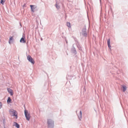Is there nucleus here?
Listing matches in <instances>:
<instances>
[{
	"label": "nucleus",
	"mask_w": 128,
	"mask_h": 128,
	"mask_svg": "<svg viewBox=\"0 0 128 128\" xmlns=\"http://www.w3.org/2000/svg\"><path fill=\"white\" fill-rule=\"evenodd\" d=\"M47 123L48 126L49 128H53L54 127V121L51 119H48Z\"/></svg>",
	"instance_id": "nucleus-1"
},
{
	"label": "nucleus",
	"mask_w": 128,
	"mask_h": 128,
	"mask_svg": "<svg viewBox=\"0 0 128 128\" xmlns=\"http://www.w3.org/2000/svg\"><path fill=\"white\" fill-rule=\"evenodd\" d=\"M10 114V115L12 114V116H15L16 119L18 118L17 113L16 111L14 110L11 109L9 111Z\"/></svg>",
	"instance_id": "nucleus-2"
},
{
	"label": "nucleus",
	"mask_w": 128,
	"mask_h": 128,
	"mask_svg": "<svg viewBox=\"0 0 128 128\" xmlns=\"http://www.w3.org/2000/svg\"><path fill=\"white\" fill-rule=\"evenodd\" d=\"M25 110L24 111V114L26 120L29 121L30 118V114L28 112V110H26L25 109V107H24Z\"/></svg>",
	"instance_id": "nucleus-3"
},
{
	"label": "nucleus",
	"mask_w": 128,
	"mask_h": 128,
	"mask_svg": "<svg viewBox=\"0 0 128 128\" xmlns=\"http://www.w3.org/2000/svg\"><path fill=\"white\" fill-rule=\"evenodd\" d=\"M27 58L28 61L30 62L32 64H34L35 61L34 59L32 58L31 56L30 55H28L27 56Z\"/></svg>",
	"instance_id": "nucleus-4"
},
{
	"label": "nucleus",
	"mask_w": 128,
	"mask_h": 128,
	"mask_svg": "<svg viewBox=\"0 0 128 128\" xmlns=\"http://www.w3.org/2000/svg\"><path fill=\"white\" fill-rule=\"evenodd\" d=\"M8 92L10 94L11 96H12L13 94V93L12 90L10 88H7Z\"/></svg>",
	"instance_id": "nucleus-5"
},
{
	"label": "nucleus",
	"mask_w": 128,
	"mask_h": 128,
	"mask_svg": "<svg viewBox=\"0 0 128 128\" xmlns=\"http://www.w3.org/2000/svg\"><path fill=\"white\" fill-rule=\"evenodd\" d=\"M25 38V37H24L23 36V37L21 38L20 40V42L23 43H25L26 42V41L24 40Z\"/></svg>",
	"instance_id": "nucleus-6"
},
{
	"label": "nucleus",
	"mask_w": 128,
	"mask_h": 128,
	"mask_svg": "<svg viewBox=\"0 0 128 128\" xmlns=\"http://www.w3.org/2000/svg\"><path fill=\"white\" fill-rule=\"evenodd\" d=\"M71 51L74 54H76L77 52L75 48L74 47H73L71 49Z\"/></svg>",
	"instance_id": "nucleus-7"
},
{
	"label": "nucleus",
	"mask_w": 128,
	"mask_h": 128,
	"mask_svg": "<svg viewBox=\"0 0 128 128\" xmlns=\"http://www.w3.org/2000/svg\"><path fill=\"white\" fill-rule=\"evenodd\" d=\"M78 116L80 120H81L82 118V112L81 110L80 111V114L78 115Z\"/></svg>",
	"instance_id": "nucleus-8"
},
{
	"label": "nucleus",
	"mask_w": 128,
	"mask_h": 128,
	"mask_svg": "<svg viewBox=\"0 0 128 128\" xmlns=\"http://www.w3.org/2000/svg\"><path fill=\"white\" fill-rule=\"evenodd\" d=\"M107 44L108 46L110 49H111V46L110 45V39L108 40L107 41Z\"/></svg>",
	"instance_id": "nucleus-9"
},
{
	"label": "nucleus",
	"mask_w": 128,
	"mask_h": 128,
	"mask_svg": "<svg viewBox=\"0 0 128 128\" xmlns=\"http://www.w3.org/2000/svg\"><path fill=\"white\" fill-rule=\"evenodd\" d=\"M30 7L31 10V11L33 12H34V9H35V8H34V7L35 6L33 5H30Z\"/></svg>",
	"instance_id": "nucleus-10"
},
{
	"label": "nucleus",
	"mask_w": 128,
	"mask_h": 128,
	"mask_svg": "<svg viewBox=\"0 0 128 128\" xmlns=\"http://www.w3.org/2000/svg\"><path fill=\"white\" fill-rule=\"evenodd\" d=\"M14 126L17 128H20V126L19 124L17 123V122H14Z\"/></svg>",
	"instance_id": "nucleus-11"
},
{
	"label": "nucleus",
	"mask_w": 128,
	"mask_h": 128,
	"mask_svg": "<svg viewBox=\"0 0 128 128\" xmlns=\"http://www.w3.org/2000/svg\"><path fill=\"white\" fill-rule=\"evenodd\" d=\"M86 28L85 25L84 26L82 30V32H86Z\"/></svg>",
	"instance_id": "nucleus-12"
},
{
	"label": "nucleus",
	"mask_w": 128,
	"mask_h": 128,
	"mask_svg": "<svg viewBox=\"0 0 128 128\" xmlns=\"http://www.w3.org/2000/svg\"><path fill=\"white\" fill-rule=\"evenodd\" d=\"M11 100H12L10 97H8L7 100V102L9 104L10 103H11Z\"/></svg>",
	"instance_id": "nucleus-13"
},
{
	"label": "nucleus",
	"mask_w": 128,
	"mask_h": 128,
	"mask_svg": "<svg viewBox=\"0 0 128 128\" xmlns=\"http://www.w3.org/2000/svg\"><path fill=\"white\" fill-rule=\"evenodd\" d=\"M13 38L12 36H10V38L9 40L8 41L9 43L10 44L11 42H12V40L13 39Z\"/></svg>",
	"instance_id": "nucleus-14"
},
{
	"label": "nucleus",
	"mask_w": 128,
	"mask_h": 128,
	"mask_svg": "<svg viewBox=\"0 0 128 128\" xmlns=\"http://www.w3.org/2000/svg\"><path fill=\"white\" fill-rule=\"evenodd\" d=\"M77 46L78 48V49L80 50L81 51H82V48L80 46V45L79 44H77Z\"/></svg>",
	"instance_id": "nucleus-15"
},
{
	"label": "nucleus",
	"mask_w": 128,
	"mask_h": 128,
	"mask_svg": "<svg viewBox=\"0 0 128 128\" xmlns=\"http://www.w3.org/2000/svg\"><path fill=\"white\" fill-rule=\"evenodd\" d=\"M122 87L123 88V92H124L126 89V87L125 86H123Z\"/></svg>",
	"instance_id": "nucleus-16"
},
{
	"label": "nucleus",
	"mask_w": 128,
	"mask_h": 128,
	"mask_svg": "<svg viewBox=\"0 0 128 128\" xmlns=\"http://www.w3.org/2000/svg\"><path fill=\"white\" fill-rule=\"evenodd\" d=\"M66 25L68 28H70V22H67L66 23Z\"/></svg>",
	"instance_id": "nucleus-17"
},
{
	"label": "nucleus",
	"mask_w": 128,
	"mask_h": 128,
	"mask_svg": "<svg viewBox=\"0 0 128 128\" xmlns=\"http://www.w3.org/2000/svg\"><path fill=\"white\" fill-rule=\"evenodd\" d=\"M56 2V4L55 5V6L56 7V8L58 9L60 8V7L59 6L57 5V2Z\"/></svg>",
	"instance_id": "nucleus-18"
},
{
	"label": "nucleus",
	"mask_w": 128,
	"mask_h": 128,
	"mask_svg": "<svg viewBox=\"0 0 128 128\" xmlns=\"http://www.w3.org/2000/svg\"><path fill=\"white\" fill-rule=\"evenodd\" d=\"M82 34L84 36L86 37L87 35V32H82Z\"/></svg>",
	"instance_id": "nucleus-19"
},
{
	"label": "nucleus",
	"mask_w": 128,
	"mask_h": 128,
	"mask_svg": "<svg viewBox=\"0 0 128 128\" xmlns=\"http://www.w3.org/2000/svg\"><path fill=\"white\" fill-rule=\"evenodd\" d=\"M100 20H103V16L101 12V14H100Z\"/></svg>",
	"instance_id": "nucleus-20"
},
{
	"label": "nucleus",
	"mask_w": 128,
	"mask_h": 128,
	"mask_svg": "<svg viewBox=\"0 0 128 128\" xmlns=\"http://www.w3.org/2000/svg\"><path fill=\"white\" fill-rule=\"evenodd\" d=\"M5 1L4 0H1L0 3L2 5H4Z\"/></svg>",
	"instance_id": "nucleus-21"
},
{
	"label": "nucleus",
	"mask_w": 128,
	"mask_h": 128,
	"mask_svg": "<svg viewBox=\"0 0 128 128\" xmlns=\"http://www.w3.org/2000/svg\"><path fill=\"white\" fill-rule=\"evenodd\" d=\"M4 119L3 120V122H4V128H6L5 127V124H4Z\"/></svg>",
	"instance_id": "nucleus-22"
},
{
	"label": "nucleus",
	"mask_w": 128,
	"mask_h": 128,
	"mask_svg": "<svg viewBox=\"0 0 128 128\" xmlns=\"http://www.w3.org/2000/svg\"><path fill=\"white\" fill-rule=\"evenodd\" d=\"M2 104L1 102H0V109L2 108Z\"/></svg>",
	"instance_id": "nucleus-23"
},
{
	"label": "nucleus",
	"mask_w": 128,
	"mask_h": 128,
	"mask_svg": "<svg viewBox=\"0 0 128 128\" xmlns=\"http://www.w3.org/2000/svg\"><path fill=\"white\" fill-rule=\"evenodd\" d=\"M74 40L76 42H77L78 43V42L76 40V38H74Z\"/></svg>",
	"instance_id": "nucleus-24"
},
{
	"label": "nucleus",
	"mask_w": 128,
	"mask_h": 128,
	"mask_svg": "<svg viewBox=\"0 0 128 128\" xmlns=\"http://www.w3.org/2000/svg\"><path fill=\"white\" fill-rule=\"evenodd\" d=\"M23 7H26V4H24L23 6Z\"/></svg>",
	"instance_id": "nucleus-25"
},
{
	"label": "nucleus",
	"mask_w": 128,
	"mask_h": 128,
	"mask_svg": "<svg viewBox=\"0 0 128 128\" xmlns=\"http://www.w3.org/2000/svg\"><path fill=\"white\" fill-rule=\"evenodd\" d=\"M20 27H22V25L21 23L20 22Z\"/></svg>",
	"instance_id": "nucleus-26"
},
{
	"label": "nucleus",
	"mask_w": 128,
	"mask_h": 128,
	"mask_svg": "<svg viewBox=\"0 0 128 128\" xmlns=\"http://www.w3.org/2000/svg\"><path fill=\"white\" fill-rule=\"evenodd\" d=\"M66 43L67 44L68 43V42L66 40Z\"/></svg>",
	"instance_id": "nucleus-27"
},
{
	"label": "nucleus",
	"mask_w": 128,
	"mask_h": 128,
	"mask_svg": "<svg viewBox=\"0 0 128 128\" xmlns=\"http://www.w3.org/2000/svg\"><path fill=\"white\" fill-rule=\"evenodd\" d=\"M93 36H94V35H93Z\"/></svg>",
	"instance_id": "nucleus-28"
},
{
	"label": "nucleus",
	"mask_w": 128,
	"mask_h": 128,
	"mask_svg": "<svg viewBox=\"0 0 128 128\" xmlns=\"http://www.w3.org/2000/svg\"><path fill=\"white\" fill-rule=\"evenodd\" d=\"M100 2H101V0H100Z\"/></svg>",
	"instance_id": "nucleus-29"
}]
</instances>
